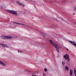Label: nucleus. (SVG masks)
<instances>
[{"mask_svg":"<svg viewBox=\"0 0 76 76\" xmlns=\"http://www.w3.org/2000/svg\"><path fill=\"white\" fill-rule=\"evenodd\" d=\"M44 70L45 72H47V68H45L44 69Z\"/></svg>","mask_w":76,"mask_h":76,"instance_id":"18","label":"nucleus"},{"mask_svg":"<svg viewBox=\"0 0 76 76\" xmlns=\"http://www.w3.org/2000/svg\"><path fill=\"white\" fill-rule=\"evenodd\" d=\"M16 3H17L18 4H19V5H20V6H23V7H25V5L20 2L16 1Z\"/></svg>","mask_w":76,"mask_h":76,"instance_id":"7","label":"nucleus"},{"mask_svg":"<svg viewBox=\"0 0 76 76\" xmlns=\"http://www.w3.org/2000/svg\"><path fill=\"white\" fill-rule=\"evenodd\" d=\"M70 73L71 76H72V74H73V71L71 69H70Z\"/></svg>","mask_w":76,"mask_h":76,"instance_id":"12","label":"nucleus"},{"mask_svg":"<svg viewBox=\"0 0 76 76\" xmlns=\"http://www.w3.org/2000/svg\"><path fill=\"white\" fill-rule=\"evenodd\" d=\"M13 23H16V24H17V25H25V24H23L20 23H18L17 22H13Z\"/></svg>","mask_w":76,"mask_h":76,"instance_id":"10","label":"nucleus"},{"mask_svg":"<svg viewBox=\"0 0 76 76\" xmlns=\"http://www.w3.org/2000/svg\"><path fill=\"white\" fill-rule=\"evenodd\" d=\"M57 57V58H58V57Z\"/></svg>","mask_w":76,"mask_h":76,"instance_id":"42","label":"nucleus"},{"mask_svg":"<svg viewBox=\"0 0 76 76\" xmlns=\"http://www.w3.org/2000/svg\"><path fill=\"white\" fill-rule=\"evenodd\" d=\"M36 46H37V45H36Z\"/></svg>","mask_w":76,"mask_h":76,"instance_id":"41","label":"nucleus"},{"mask_svg":"<svg viewBox=\"0 0 76 76\" xmlns=\"http://www.w3.org/2000/svg\"><path fill=\"white\" fill-rule=\"evenodd\" d=\"M43 76H46V75H43Z\"/></svg>","mask_w":76,"mask_h":76,"instance_id":"35","label":"nucleus"},{"mask_svg":"<svg viewBox=\"0 0 76 76\" xmlns=\"http://www.w3.org/2000/svg\"><path fill=\"white\" fill-rule=\"evenodd\" d=\"M39 34H42V35H45V33H43L42 32H40L39 31Z\"/></svg>","mask_w":76,"mask_h":76,"instance_id":"13","label":"nucleus"},{"mask_svg":"<svg viewBox=\"0 0 76 76\" xmlns=\"http://www.w3.org/2000/svg\"><path fill=\"white\" fill-rule=\"evenodd\" d=\"M26 26H27V25H26Z\"/></svg>","mask_w":76,"mask_h":76,"instance_id":"40","label":"nucleus"},{"mask_svg":"<svg viewBox=\"0 0 76 76\" xmlns=\"http://www.w3.org/2000/svg\"><path fill=\"white\" fill-rule=\"evenodd\" d=\"M1 6H0V9H1Z\"/></svg>","mask_w":76,"mask_h":76,"instance_id":"28","label":"nucleus"},{"mask_svg":"<svg viewBox=\"0 0 76 76\" xmlns=\"http://www.w3.org/2000/svg\"><path fill=\"white\" fill-rule=\"evenodd\" d=\"M34 29H35V30H36V31H38V30H37V29L34 28Z\"/></svg>","mask_w":76,"mask_h":76,"instance_id":"26","label":"nucleus"},{"mask_svg":"<svg viewBox=\"0 0 76 76\" xmlns=\"http://www.w3.org/2000/svg\"><path fill=\"white\" fill-rule=\"evenodd\" d=\"M64 58L66 60L67 59L68 61H70V58H69V56L67 54L64 56Z\"/></svg>","mask_w":76,"mask_h":76,"instance_id":"4","label":"nucleus"},{"mask_svg":"<svg viewBox=\"0 0 76 76\" xmlns=\"http://www.w3.org/2000/svg\"><path fill=\"white\" fill-rule=\"evenodd\" d=\"M62 63L63 66H64V64H65V62H64V61L62 62Z\"/></svg>","mask_w":76,"mask_h":76,"instance_id":"17","label":"nucleus"},{"mask_svg":"<svg viewBox=\"0 0 76 76\" xmlns=\"http://www.w3.org/2000/svg\"><path fill=\"white\" fill-rule=\"evenodd\" d=\"M69 42H70L72 44H73L74 46L76 47V43L74 41H72L70 40H69Z\"/></svg>","mask_w":76,"mask_h":76,"instance_id":"6","label":"nucleus"},{"mask_svg":"<svg viewBox=\"0 0 76 76\" xmlns=\"http://www.w3.org/2000/svg\"><path fill=\"white\" fill-rule=\"evenodd\" d=\"M11 1H14V2H16V0H10Z\"/></svg>","mask_w":76,"mask_h":76,"instance_id":"19","label":"nucleus"},{"mask_svg":"<svg viewBox=\"0 0 76 76\" xmlns=\"http://www.w3.org/2000/svg\"><path fill=\"white\" fill-rule=\"evenodd\" d=\"M23 13H25V12L23 11Z\"/></svg>","mask_w":76,"mask_h":76,"instance_id":"27","label":"nucleus"},{"mask_svg":"<svg viewBox=\"0 0 76 76\" xmlns=\"http://www.w3.org/2000/svg\"><path fill=\"white\" fill-rule=\"evenodd\" d=\"M73 23H75V24H76V23L74 22H72Z\"/></svg>","mask_w":76,"mask_h":76,"instance_id":"30","label":"nucleus"},{"mask_svg":"<svg viewBox=\"0 0 76 76\" xmlns=\"http://www.w3.org/2000/svg\"><path fill=\"white\" fill-rule=\"evenodd\" d=\"M75 10L76 11V7H74V11Z\"/></svg>","mask_w":76,"mask_h":76,"instance_id":"20","label":"nucleus"},{"mask_svg":"<svg viewBox=\"0 0 76 76\" xmlns=\"http://www.w3.org/2000/svg\"><path fill=\"white\" fill-rule=\"evenodd\" d=\"M60 24H62V22H61L60 23Z\"/></svg>","mask_w":76,"mask_h":76,"instance_id":"34","label":"nucleus"},{"mask_svg":"<svg viewBox=\"0 0 76 76\" xmlns=\"http://www.w3.org/2000/svg\"><path fill=\"white\" fill-rule=\"evenodd\" d=\"M7 12H8V13H11V14H13L14 15H17L18 16V14H17V12L16 11H15L13 10H7Z\"/></svg>","mask_w":76,"mask_h":76,"instance_id":"3","label":"nucleus"},{"mask_svg":"<svg viewBox=\"0 0 76 76\" xmlns=\"http://www.w3.org/2000/svg\"><path fill=\"white\" fill-rule=\"evenodd\" d=\"M20 53H21V51H20Z\"/></svg>","mask_w":76,"mask_h":76,"instance_id":"39","label":"nucleus"},{"mask_svg":"<svg viewBox=\"0 0 76 76\" xmlns=\"http://www.w3.org/2000/svg\"><path fill=\"white\" fill-rule=\"evenodd\" d=\"M19 51H19V50H18V53H19Z\"/></svg>","mask_w":76,"mask_h":76,"instance_id":"33","label":"nucleus"},{"mask_svg":"<svg viewBox=\"0 0 76 76\" xmlns=\"http://www.w3.org/2000/svg\"><path fill=\"white\" fill-rule=\"evenodd\" d=\"M21 53H22V51H21Z\"/></svg>","mask_w":76,"mask_h":76,"instance_id":"37","label":"nucleus"},{"mask_svg":"<svg viewBox=\"0 0 76 76\" xmlns=\"http://www.w3.org/2000/svg\"><path fill=\"white\" fill-rule=\"evenodd\" d=\"M1 8L2 9H4V10H5V9H6V7L3 6H1Z\"/></svg>","mask_w":76,"mask_h":76,"instance_id":"14","label":"nucleus"},{"mask_svg":"<svg viewBox=\"0 0 76 76\" xmlns=\"http://www.w3.org/2000/svg\"><path fill=\"white\" fill-rule=\"evenodd\" d=\"M32 1H34V0H31Z\"/></svg>","mask_w":76,"mask_h":76,"instance_id":"31","label":"nucleus"},{"mask_svg":"<svg viewBox=\"0 0 76 76\" xmlns=\"http://www.w3.org/2000/svg\"><path fill=\"white\" fill-rule=\"evenodd\" d=\"M66 48V50L68 51V50H69V49H67V48Z\"/></svg>","mask_w":76,"mask_h":76,"instance_id":"32","label":"nucleus"},{"mask_svg":"<svg viewBox=\"0 0 76 76\" xmlns=\"http://www.w3.org/2000/svg\"><path fill=\"white\" fill-rule=\"evenodd\" d=\"M43 75H44V76H46V74H45L44 73H43Z\"/></svg>","mask_w":76,"mask_h":76,"instance_id":"23","label":"nucleus"},{"mask_svg":"<svg viewBox=\"0 0 76 76\" xmlns=\"http://www.w3.org/2000/svg\"><path fill=\"white\" fill-rule=\"evenodd\" d=\"M49 41L52 45L53 47H54L55 48H56V50L57 51L58 53L59 52V49L61 48V47H60L55 42L49 39Z\"/></svg>","mask_w":76,"mask_h":76,"instance_id":"1","label":"nucleus"},{"mask_svg":"<svg viewBox=\"0 0 76 76\" xmlns=\"http://www.w3.org/2000/svg\"><path fill=\"white\" fill-rule=\"evenodd\" d=\"M49 2L50 3H52V1H49Z\"/></svg>","mask_w":76,"mask_h":76,"instance_id":"29","label":"nucleus"},{"mask_svg":"<svg viewBox=\"0 0 76 76\" xmlns=\"http://www.w3.org/2000/svg\"><path fill=\"white\" fill-rule=\"evenodd\" d=\"M10 28H13V27L12 26H10Z\"/></svg>","mask_w":76,"mask_h":76,"instance_id":"22","label":"nucleus"},{"mask_svg":"<svg viewBox=\"0 0 76 76\" xmlns=\"http://www.w3.org/2000/svg\"><path fill=\"white\" fill-rule=\"evenodd\" d=\"M52 18L54 20H56V21H57V22H60V21L59 20H58L57 19L55 18Z\"/></svg>","mask_w":76,"mask_h":76,"instance_id":"11","label":"nucleus"},{"mask_svg":"<svg viewBox=\"0 0 76 76\" xmlns=\"http://www.w3.org/2000/svg\"><path fill=\"white\" fill-rule=\"evenodd\" d=\"M32 76H37V75H32Z\"/></svg>","mask_w":76,"mask_h":76,"instance_id":"25","label":"nucleus"},{"mask_svg":"<svg viewBox=\"0 0 76 76\" xmlns=\"http://www.w3.org/2000/svg\"><path fill=\"white\" fill-rule=\"evenodd\" d=\"M0 47H6L7 48H8L9 47L6 44H0Z\"/></svg>","mask_w":76,"mask_h":76,"instance_id":"5","label":"nucleus"},{"mask_svg":"<svg viewBox=\"0 0 76 76\" xmlns=\"http://www.w3.org/2000/svg\"><path fill=\"white\" fill-rule=\"evenodd\" d=\"M65 69L67 71H69V67H68V66H65Z\"/></svg>","mask_w":76,"mask_h":76,"instance_id":"9","label":"nucleus"},{"mask_svg":"<svg viewBox=\"0 0 76 76\" xmlns=\"http://www.w3.org/2000/svg\"><path fill=\"white\" fill-rule=\"evenodd\" d=\"M58 18H59V19H61V20H62L63 21V22H64V20L63 19V18H59V17H58Z\"/></svg>","mask_w":76,"mask_h":76,"instance_id":"15","label":"nucleus"},{"mask_svg":"<svg viewBox=\"0 0 76 76\" xmlns=\"http://www.w3.org/2000/svg\"><path fill=\"white\" fill-rule=\"evenodd\" d=\"M14 28H16V26L14 27Z\"/></svg>","mask_w":76,"mask_h":76,"instance_id":"38","label":"nucleus"},{"mask_svg":"<svg viewBox=\"0 0 76 76\" xmlns=\"http://www.w3.org/2000/svg\"><path fill=\"white\" fill-rule=\"evenodd\" d=\"M74 74L75 75V76H76V71L74 72Z\"/></svg>","mask_w":76,"mask_h":76,"instance_id":"21","label":"nucleus"},{"mask_svg":"<svg viewBox=\"0 0 76 76\" xmlns=\"http://www.w3.org/2000/svg\"><path fill=\"white\" fill-rule=\"evenodd\" d=\"M18 36H16L15 35H12L11 36H1V39H11L12 38H17Z\"/></svg>","mask_w":76,"mask_h":76,"instance_id":"2","label":"nucleus"},{"mask_svg":"<svg viewBox=\"0 0 76 76\" xmlns=\"http://www.w3.org/2000/svg\"><path fill=\"white\" fill-rule=\"evenodd\" d=\"M18 38L20 39V40H22V37H18Z\"/></svg>","mask_w":76,"mask_h":76,"instance_id":"16","label":"nucleus"},{"mask_svg":"<svg viewBox=\"0 0 76 76\" xmlns=\"http://www.w3.org/2000/svg\"><path fill=\"white\" fill-rule=\"evenodd\" d=\"M74 71V72H76V68L75 69Z\"/></svg>","mask_w":76,"mask_h":76,"instance_id":"24","label":"nucleus"},{"mask_svg":"<svg viewBox=\"0 0 76 76\" xmlns=\"http://www.w3.org/2000/svg\"><path fill=\"white\" fill-rule=\"evenodd\" d=\"M47 1V2H48V1Z\"/></svg>","mask_w":76,"mask_h":76,"instance_id":"36","label":"nucleus"},{"mask_svg":"<svg viewBox=\"0 0 76 76\" xmlns=\"http://www.w3.org/2000/svg\"><path fill=\"white\" fill-rule=\"evenodd\" d=\"M0 64L2 65V66H6V64H5L3 62L0 61Z\"/></svg>","mask_w":76,"mask_h":76,"instance_id":"8","label":"nucleus"}]
</instances>
